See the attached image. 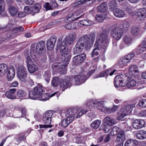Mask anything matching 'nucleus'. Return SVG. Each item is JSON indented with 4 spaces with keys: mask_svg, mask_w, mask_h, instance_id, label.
<instances>
[{
    "mask_svg": "<svg viewBox=\"0 0 146 146\" xmlns=\"http://www.w3.org/2000/svg\"><path fill=\"white\" fill-rule=\"evenodd\" d=\"M90 39L86 35H83L78 40L73 48L72 53L74 55L80 54L84 47L85 49L88 50L91 47L90 44Z\"/></svg>",
    "mask_w": 146,
    "mask_h": 146,
    "instance_id": "2",
    "label": "nucleus"
},
{
    "mask_svg": "<svg viewBox=\"0 0 146 146\" xmlns=\"http://www.w3.org/2000/svg\"><path fill=\"white\" fill-rule=\"evenodd\" d=\"M40 5L38 4H35L33 7H31L32 12L34 14H35L40 11Z\"/></svg>",
    "mask_w": 146,
    "mask_h": 146,
    "instance_id": "38",
    "label": "nucleus"
},
{
    "mask_svg": "<svg viewBox=\"0 0 146 146\" xmlns=\"http://www.w3.org/2000/svg\"><path fill=\"white\" fill-rule=\"evenodd\" d=\"M95 100H90L87 101L85 104L86 107L93 109L95 106Z\"/></svg>",
    "mask_w": 146,
    "mask_h": 146,
    "instance_id": "35",
    "label": "nucleus"
},
{
    "mask_svg": "<svg viewBox=\"0 0 146 146\" xmlns=\"http://www.w3.org/2000/svg\"><path fill=\"white\" fill-rule=\"evenodd\" d=\"M111 36L116 40H119L123 34V30L120 27H117L113 29L111 32Z\"/></svg>",
    "mask_w": 146,
    "mask_h": 146,
    "instance_id": "10",
    "label": "nucleus"
},
{
    "mask_svg": "<svg viewBox=\"0 0 146 146\" xmlns=\"http://www.w3.org/2000/svg\"><path fill=\"white\" fill-rule=\"evenodd\" d=\"M59 78L58 77H54L51 82V84L54 87H56L58 85Z\"/></svg>",
    "mask_w": 146,
    "mask_h": 146,
    "instance_id": "47",
    "label": "nucleus"
},
{
    "mask_svg": "<svg viewBox=\"0 0 146 146\" xmlns=\"http://www.w3.org/2000/svg\"><path fill=\"white\" fill-rule=\"evenodd\" d=\"M129 75L132 77H136L137 76V66L135 65L131 66L129 69Z\"/></svg>",
    "mask_w": 146,
    "mask_h": 146,
    "instance_id": "24",
    "label": "nucleus"
},
{
    "mask_svg": "<svg viewBox=\"0 0 146 146\" xmlns=\"http://www.w3.org/2000/svg\"><path fill=\"white\" fill-rule=\"evenodd\" d=\"M70 60H67L64 59L60 63H58V65L57 69L59 72H61L62 71L66 70V68L68 65Z\"/></svg>",
    "mask_w": 146,
    "mask_h": 146,
    "instance_id": "17",
    "label": "nucleus"
},
{
    "mask_svg": "<svg viewBox=\"0 0 146 146\" xmlns=\"http://www.w3.org/2000/svg\"><path fill=\"white\" fill-rule=\"evenodd\" d=\"M137 142L135 139H129L125 142L124 146H136Z\"/></svg>",
    "mask_w": 146,
    "mask_h": 146,
    "instance_id": "34",
    "label": "nucleus"
},
{
    "mask_svg": "<svg viewBox=\"0 0 146 146\" xmlns=\"http://www.w3.org/2000/svg\"><path fill=\"white\" fill-rule=\"evenodd\" d=\"M125 136L124 132L122 131L120 133L117 134V138L115 140L117 142L119 141L120 142H123L125 140Z\"/></svg>",
    "mask_w": 146,
    "mask_h": 146,
    "instance_id": "27",
    "label": "nucleus"
},
{
    "mask_svg": "<svg viewBox=\"0 0 146 146\" xmlns=\"http://www.w3.org/2000/svg\"><path fill=\"white\" fill-rule=\"evenodd\" d=\"M7 76L8 80L9 81L11 80L15 76V70L13 66H11L8 68Z\"/></svg>",
    "mask_w": 146,
    "mask_h": 146,
    "instance_id": "20",
    "label": "nucleus"
},
{
    "mask_svg": "<svg viewBox=\"0 0 146 146\" xmlns=\"http://www.w3.org/2000/svg\"><path fill=\"white\" fill-rule=\"evenodd\" d=\"M146 138V131L143 129L137 131V139H143Z\"/></svg>",
    "mask_w": 146,
    "mask_h": 146,
    "instance_id": "30",
    "label": "nucleus"
},
{
    "mask_svg": "<svg viewBox=\"0 0 146 146\" xmlns=\"http://www.w3.org/2000/svg\"><path fill=\"white\" fill-rule=\"evenodd\" d=\"M33 90L37 96L40 95L44 92V88L42 86H36L34 88Z\"/></svg>",
    "mask_w": 146,
    "mask_h": 146,
    "instance_id": "32",
    "label": "nucleus"
},
{
    "mask_svg": "<svg viewBox=\"0 0 146 146\" xmlns=\"http://www.w3.org/2000/svg\"><path fill=\"white\" fill-rule=\"evenodd\" d=\"M112 132L113 133V135H115L116 134H118L120 133L122 130L119 127L117 126L114 127L112 130Z\"/></svg>",
    "mask_w": 146,
    "mask_h": 146,
    "instance_id": "48",
    "label": "nucleus"
},
{
    "mask_svg": "<svg viewBox=\"0 0 146 146\" xmlns=\"http://www.w3.org/2000/svg\"><path fill=\"white\" fill-rule=\"evenodd\" d=\"M137 122L138 124L137 125V128H141L144 126L145 122L144 120L137 119Z\"/></svg>",
    "mask_w": 146,
    "mask_h": 146,
    "instance_id": "54",
    "label": "nucleus"
},
{
    "mask_svg": "<svg viewBox=\"0 0 146 146\" xmlns=\"http://www.w3.org/2000/svg\"><path fill=\"white\" fill-rule=\"evenodd\" d=\"M146 16V9L144 8L137 10V21H142Z\"/></svg>",
    "mask_w": 146,
    "mask_h": 146,
    "instance_id": "19",
    "label": "nucleus"
},
{
    "mask_svg": "<svg viewBox=\"0 0 146 146\" xmlns=\"http://www.w3.org/2000/svg\"><path fill=\"white\" fill-rule=\"evenodd\" d=\"M104 121L106 124H108L110 126L113 125L115 122V119L108 116L104 119Z\"/></svg>",
    "mask_w": 146,
    "mask_h": 146,
    "instance_id": "31",
    "label": "nucleus"
},
{
    "mask_svg": "<svg viewBox=\"0 0 146 146\" xmlns=\"http://www.w3.org/2000/svg\"><path fill=\"white\" fill-rule=\"evenodd\" d=\"M116 70H114L112 71H111V69H108L105 71H103L99 73L98 74L96 75V76L93 77L94 78H98L100 77H102L104 76H107L108 74L110 76L112 75L116 71Z\"/></svg>",
    "mask_w": 146,
    "mask_h": 146,
    "instance_id": "18",
    "label": "nucleus"
},
{
    "mask_svg": "<svg viewBox=\"0 0 146 146\" xmlns=\"http://www.w3.org/2000/svg\"><path fill=\"white\" fill-rule=\"evenodd\" d=\"M26 95L25 92L23 90L20 89L18 90L17 93V97L18 98L25 96Z\"/></svg>",
    "mask_w": 146,
    "mask_h": 146,
    "instance_id": "43",
    "label": "nucleus"
},
{
    "mask_svg": "<svg viewBox=\"0 0 146 146\" xmlns=\"http://www.w3.org/2000/svg\"><path fill=\"white\" fill-rule=\"evenodd\" d=\"M52 115V113L51 110L47 111L43 114L42 120L43 122L45 125H39L40 128V129L39 130L40 132H43L44 131V129H41L42 128H46L52 127V125H50V124L51 123V117Z\"/></svg>",
    "mask_w": 146,
    "mask_h": 146,
    "instance_id": "5",
    "label": "nucleus"
},
{
    "mask_svg": "<svg viewBox=\"0 0 146 146\" xmlns=\"http://www.w3.org/2000/svg\"><path fill=\"white\" fill-rule=\"evenodd\" d=\"M8 10L9 14L12 17H16L19 10L16 7L13 6H10L8 7Z\"/></svg>",
    "mask_w": 146,
    "mask_h": 146,
    "instance_id": "25",
    "label": "nucleus"
},
{
    "mask_svg": "<svg viewBox=\"0 0 146 146\" xmlns=\"http://www.w3.org/2000/svg\"><path fill=\"white\" fill-rule=\"evenodd\" d=\"M40 95L39 98H40V100H41L45 101L49 99V95L46 93H42Z\"/></svg>",
    "mask_w": 146,
    "mask_h": 146,
    "instance_id": "52",
    "label": "nucleus"
},
{
    "mask_svg": "<svg viewBox=\"0 0 146 146\" xmlns=\"http://www.w3.org/2000/svg\"><path fill=\"white\" fill-rule=\"evenodd\" d=\"M50 77L51 74L50 72L48 70L46 71L43 75V77L47 83L50 81Z\"/></svg>",
    "mask_w": 146,
    "mask_h": 146,
    "instance_id": "40",
    "label": "nucleus"
},
{
    "mask_svg": "<svg viewBox=\"0 0 146 146\" xmlns=\"http://www.w3.org/2000/svg\"><path fill=\"white\" fill-rule=\"evenodd\" d=\"M18 76L20 80L23 82H25L27 77V70L25 67L21 65L18 67Z\"/></svg>",
    "mask_w": 146,
    "mask_h": 146,
    "instance_id": "9",
    "label": "nucleus"
},
{
    "mask_svg": "<svg viewBox=\"0 0 146 146\" xmlns=\"http://www.w3.org/2000/svg\"><path fill=\"white\" fill-rule=\"evenodd\" d=\"M25 56L26 58V62L27 64V67L32 64V60L31 59V53L28 50H26L25 51Z\"/></svg>",
    "mask_w": 146,
    "mask_h": 146,
    "instance_id": "23",
    "label": "nucleus"
},
{
    "mask_svg": "<svg viewBox=\"0 0 146 146\" xmlns=\"http://www.w3.org/2000/svg\"><path fill=\"white\" fill-rule=\"evenodd\" d=\"M101 123L100 120H96L93 122L90 125L94 129H96L99 127Z\"/></svg>",
    "mask_w": 146,
    "mask_h": 146,
    "instance_id": "36",
    "label": "nucleus"
},
{
    "mask_svg": "<svg viewBox=\"0 0 146 146\" xmlns=\"http://www.w3.org/2000/svg\"><path fill=\"white\" fill-rule=\"evenodd\" d=\"M136 84V81L132 79L126 83V86H127L128 88H129L135 86Z\"/></svg>",
    "mask_w": 146,
    "mask_h": 146,
    "instance_id": "45",
    "label": "nucleus"
},
{
    "mask_svg": "<svg viewBox=\"0 0 146 146\" xmlns=\"http://www.w3.org/2000/svg\"><path fill=\"white\" fill-rule=\"evenodd\" d=\"M56 48L57 49L59 50L61 55L64 57V59L70 60L71 55L68 50L67 43L59 40L57 42Z\"/></svg>",
    "mask_w": 146,
    "mask_h": 146,
    "instance_id": "4",
    "label": "nucleus"
},
{
    "mask_svg": "<svg viewBox=\"0 0 146 146\" xmlns=\"http://www.w3.org/2000/svg\"><path fill=\"white\" fill-rule=\"evenodd\" d=\"M131 35L133 36H136L137 35V27H133L131 28Z\"/></svg>",
    "mask_w": 146,
    "mask_h": 146,
    "instance_id": "60",
    "label": "nucleus"
},
{
    "mask_svg": "<svg viewBox=\"0 0 146 146\" xmlns=\"http://www.w3.org/2000/svg\"><path fill=\"white\" fill-rule=\"evenodd\" d=\"M8 66L5 64H0V77L3 76L7 72Z\"/></svg>",
    "mask_w": 146,
    "mask_h": 146,
    "instance_id": "21",
    "label": "nucleus"
},
{
    "mask_svg": "<svg viewBox=\"0 0 146 146\" xmlns=\"http://www.w3.org/2000/svg\"><path fill=\"white\" fill-rule=\"evenodd\" d=\"M96 39L94 48L90 54L92 58L98 56L100 50L103 52H104L106 50L109 45L110 40L109 32L106 30L103 31L98 34Z\"/></svg>",
    "mask_w": 146,
    "mask_h": 146,
    "instance_id": "1",
    "label": "nucleus"
},
{
    "mask_svg": "<svg viewBox=\"0 0 146 146\" xmlns=\"http://www.w3.org/2000/svg\"><path fill=\"white\" fill-rule=\"evenodd\" d=\"M29 97L30 99H35L37 98V96L33 90V91H31L29 92Z\"/></svg>",
    "mask_w": 146,
    "mask_h": 146,
    "instance_id": "53",
    "label": "nucleus"
},
{
    "mask_svg": "<svg viewBox=\"0 0 146 146\" xmlns=\"http://www.w3.org/2000/svg\"><path fill=\"white\" fill-rule=\"evenodd\" d=\"M104 102V101H99L97 100H95L96 107L98 109L102 110V108L105 107Z\"/></svg>",
    "mask_w": 146,
    "mask_h": 146,
    "instance_id": "37",
    "label": "nucleus"
},
{
    "mask_svg": "<svg viewBox=\"0 0 146 146\" xmlns=\"http://www.w3.org/2000/svg\"><path fill=\"white\" fill-rule=\"evenodd\" d=\"M88 112L87 110H82L76 115V117L78 118L80 117L83 115Z\"/></svg>",
    "mask_w": 146,
    "mask_h": 146,
    "instance_id": "62",
    "label": "nucleus"
},
{
    "mask_svg": "<svg viewBox=\"0 0 146 146\" xmlns=\"http://www.w3.org/2000/svg\"><path fill=\"white\" fill-rule=\"evenodd\" d=\"M123 41L126 44L129 45L131 43L132 40L129 36L125 35L123 37Z\"/></svg>",
    "mask_w": 146,
    "mask_h": 146,
    "instance_id": "46",
    "label": "nucleus"
},
{
    "mask_svg": "<svg viewBox=\"0 0 146 146\" xmlns=\"http://www.w3.org/2000/svg\"><path fill=\"white\" fill-rule=\"evenodd\" d=\"M15 138L19 143H20L21 141L24 140L25 139L24 135L23 133H20L17 135Z\"/></svg>",
    "mask_w": 146,
    "mask_h": 146,
    "instance_id": "51",
    "label": "nucleus"
},
{
    "mask_svg": "<svg viewBox=\"0 0 146 146\" xmlns=\"http://www.w3.org/2000/svg\"><path fill=\"white\" fill-rule=\"evenodd\" d=\"M76 23L75 22L70 23L66 25L65 28L68 29H76Z\"/></svg>",
    "mask_w": 146,
    "mask_h": 146,
    "instance_id": "42",
    "label": "nucleus"
},
{
    "mask_svg": "<svg viewBox=\"0 0 146 146\" xmlns=\"http://www.w3.org/2000/svg\"><path fill=\"white\" fill-rule=\"evenodd\" d=\"M26 15L25 13L24 12L20 11L18 12L16 17L19 18H22L25 17Z\"/></svg>",
    "mask_w": 146,
    "mask_h": 146,
    "instance_id": "61",
    "label": "nucleus"
},
{
    "mask_svg": "<svg viewBox=\"0 0 146 146\" xmlns=\"http://www.w3.org/2000/svg\"><path fill=\"white\" fill-rule=\"evenodd\" d=\"M43 6L46 9V11L52 9L51 5L48 3H46Z\"/></svg>",
    "mask_w": 146,
    "mask_h": 146,
    "instance_id": "64",
    "label": "nucleus"
},
{
    "mask_svg": "<svg viewBox=\"0 0 146 146\" xmlns=\"http://www.w3.org/2000/svg\"><path fill=\"white\" fill-rule=\"evenodd\" d=\"M120 27L122 30L124 29L125 31L128 29L129 27V25L128 22L127 21H124L122 22Z\"/></svg>",
    "mask_w": 146,
    "mask_h": 146,
    "instance_id": "39",
    "label": "nucleus"
},
{
    "mask_svg": "<svg viewBox=\"0 0 146 146\" xmlns=\"http://www.w3.org/2000/svg\"><path fill=\"white\" fill-rule=\"evenodd\" d=\"M87 79V77L84 74L77 75L74 78L75 84L76 85H80L85 82Z\"/></svg>",
    "mask_w": 146,
    "mask_h": 146,
    "instance_id": "16",
    "label": "nucleus"
},
{
    "mask_svg": "<svg viewBox=\"0 0 146 146\" xmlns=\"http://www.w3.org/2000/svg\"><path fill=\"white\" fill-rule=\"evenodd\" d=\"M31 50H33L34 52H37L38 55H42L45 52V43L42 40L39 42L37 43L36 47L31 48Z\"/></svg>",
    "mask_w": 146,
    "mask_h": 146,
    "instance_id": "7",
    "label": "nucleus"
},
{
    "mask_svg": "<svg viewBox=\"0 0 146 146\" xmlns=\"http://www.w3.org/2000/svg\"><path fill=\"white\" fill-rule=\"evenodd\" d=\"M135 104H129L127 106L125 107L120 109L117 113V119L118 120H120L127 115L128 112L131 108L135 107Z\"/></svg>",
    "mask_w": 146,
    "mask_h": 146,
    "instance_id": "8",
    "label": "nucleus"
},
{
    "mask_svg": "<svg viewBox=\"0 0 146 146\" xmlns=\"http://www.w3.org/2000/svg\"><path fill=\"white\" fill-rule=\"evenodd\" d=\"M78 108L77 107L69 109L65 113L66 118L62 120L61 125L64 127H67L74 119L75 114L78 112Z\"/></svg>",
    "mask_w": 146,
    "mask_h": 146,
    "instance_id": "3",
    "label": "nucleus"
},
{
    "mask_svg": "<svg viewBox=\"0 0 146 146\" xmlns=\"http://www.w3.org/2000/svg\"><path fill=\"white\" fill-rule=\"evenodd\" d=\"M106 17V14H104V15H97L96 16V20L99 22H102L105 19Z\"/></svg>",
    "mask_w": 146,
    "mask_h": 146,
    "instance_id": "50",
    "label": "nucleus"
},
{
    "mask_svg": "<svg viewBox=\"0 0 146 146\" xmlns=\"http://www.w3.org/2000/svg\"><path fill=\"white\" fill-rule=\"evenodd\" d=\"M80 23L84 26H91L93 25V22L88 20H82L80 21Z\"/></svg>",
    "mask_w": 146,
    "mask_h": 146,
    "instance_id": "41",
    "label": "nucleus"
},
{
    "mask_svg": "<svg viewBox=\"0 0 146 146\" xmlns=\"http://www.w3.org/2000/svg\"><path fill=\"white\" fill-rule=\"evenodd\" d=\"M131 78L130 76L126 74L117 75L114 78V84L116 88L126 86V82Z\"/></svg>",
    "mask_w": 146,
    "mask_h": 146,
    "instance_id": "6",
    "label": "nucleus"
},
{
    "mask_svg": "<svg viewBox=\"0 0 146 146\" xmlns=\"http://www.w3.org/2000/svg\"><path fill=\"white\" fill-rule=\"evenodd\" d=\"M86 57V54L84 53H82L80 54L75 55L73 58V61L75 65H78L83 62Z\"/></svg>",
    "mask_w": 146,
    "mask_h": 146,
    "instance_id": "11",
    "label": "nucleus"
},
{
    "mask_svg": "<svg viewBox=\"0 0 146 146\" xmlns=\"http://www.w3.org/2000/svg\"><path fill=\"white\" fill-rule=\"evenodd\" d=\"M107 4L106 2H103L98 5L97 7L98 11L101 13H104V14H106L107 10Z\"/></svg>",
    "mask_w": 146,
    "mask_h": 146,
    "instance_id": "22",
    "label": "nucleus"
},
{
    "mask_svg": "<svg viewBox=\"0 0 146 146\" xmlns=\"http://www.w3.org/2000/svg\"><path fill=\"white\" fill-rule=\"evenodd\" d=\"M113 11L115 16L116 17L120 18L123 17L125 15L124 12L119 9H115Z\"/></svg>",
    "mask_w": 146,
    "mask_h": 146,
    "instance_id": "26",
    "label": "nucleus"
},
{
    "mask_svg": "<svg viewBox=\"0 0 146 146\" xmlns=\"http://www.w3.org/2000/svg\"><path fill=\"white\" fill-rule=\"evenodd\" d=\"M138 105L140 107H146V100H143L139 101Z\"/></svg>",
    "mask_w": 146,
    "mask_h": 146,
    "instance_id": "59",
    "label": "nucleus"
},
{
    "mask_svg": "<svg viewBox=\"0 0 146 146\" xmlns=\"http://www.w3.org/2000/svg\"><path fill=\"white\" fill-rule=\"evenodd\" d=\"M56 37L55 36H51L46 42V46L48 50H51L54 48L56 40Z\"/></svg>",
    "mask_w": 146,
    "mask_h": 146,
    "instance_id": "15",
    "label": "nucleus"
},
{
    "mask_svg": "<svg viewBox=\"0 0 146 146\" xmlns=\"http://www.w3.org/2000/svg\"><path fill=\"white\" fill-rule=\"evenodd\" d=\"M5 9V3L3 0H0V14L3 13Z\"/></svg>",
    "mask_w": 146,
    "mask_h": 146,
    "instance_id": "49",
    "label": "nucleus"
},
{
    "mask_svg": "<svg viewBox=\"0 0 146 146\" xmlns=\"http://www.w3.org/2000/svg\"><path fill=\"white\" fill-rule=\"evenodd\" d=\"M128 14L132 16H134L136 15L137 12L134 10V9L132 8L131 9L129 10L128 11Z\"/></svg>",
    "mask_w": 146,
    "mask_h": 146,
    "instance_id": "63",
    "label": "nucleus"
},
{
    "mask_svg": "<svg viewBox=\"0 0 146 146\" xmlns=\"http://www.w3.org/2000/svg\"><path fill=\"white\" fill-rule=\"evenodd\" d=\"M29 72L31 73H33L38 70V67L36 64L33 63L30 65L27 66Z\"/></svg>",
    "mask_w": 146,
    "mask_h": 146,
    "instance_id": "28",
    "label": "nucleus"
},
{
    "mask_svg": "<svg viewBox=\"0 0 146 146\" xmlns=\"http://www.w3.org/2000/svg\"><path fill=\"white\" fill-rule=\"evenodd\" d=\"M76 37V34L75 32L70 33L66 37L64 38L62 42H64L70 45L72 44L75 41Z\"/></svg>",
    "mask_w": 146,
    "mask_h": 146,
    "instance_id": "14",
    "label": "nucleus"
},
{
    "mask_svg": "<svg viewBox=\"0 0 146 146\" xmlns=\"http://www.w3.org/2000/svg\"><path fill=\"white\" fill-rule=\"evenodd\" d=\"M73 80H74V78L72 77L71 78H68L65 79L60 80L59 82L60 87L64 88V89L70 87Z\"/></svg>",
    "mask_w": 146,
    "mask_h": 146,
    "instance_id": "13",
    "label": "nucleus"
},
{
    "mask_svg": "<svg viewBox=\"0 0 146 146\" xmlns=\"http://www.w3.org/2000/svg\"><path fill=\"white\" fill-rule=\"evenodd\" d=\"M110 127L109 126L106 125L105 124H104L101 126V128L104 130V131L105 133H108L109 131Z\"/></svg>",
    "mask_w": 146,
    "mask_h": 146,
    "instance_id": "56",
    "label": "nucleus"
},
{
    "mask_svg": "<svg viewBox=\"0 0 146 146\" xmlns=\"http://www.w3.org/2000/svg\"><path fill=\"white\" fill-rule=\"evenodd\" d=\"M26 109L25 108H19L17 111V117H24L26 115Z\"/></svg>",
    "mask_w": 146,
    "mask_h": 146,
    "instance_id": "29",
    "label": "nucleus"
},
{
    "mask_svg": "<svg viewBox=\"0 0 146 146\" xmlns=\"http://www.w3.org/2000/svg\"><path fill=\"white\" fill-rule=\"evenodd\" d=\"M134 53L131 52L128 55L125 56L119 60L118 64L119 66L125 65L134 56Z\"/></svg>",
    "mask_w": 146,
    "mask_h": 146,
    "instance_id": "12",
    "label": "nucleus"
},
{
    "mask_svg": "<svg viewBox=\"0 0 146 146\" xmlns=\"http://www.w3.org/2000/svg\"><path fill=\"white\" fill-rule=\"evenodd\" d=\"M90 39V44L92 45L91 47L93 45V44L94 42L95 38V35L93 33H91L90 35V37H89Z\"/></svg>",
    "mask_w": 146,
    "mask_h": 146,
    "instance_id": "58",
    "label": "nucleus"
},
{
    "mask_svg": "<svg viewBox=\"0 0 146 146\" xmlns=\"http://www.w3.org/2000/svg\"><path fill=\"white\" fill-rule=\"evenodd\" d=\"M5 95L6 97L11 99H14L16 98V96L14 94H11L8 91L6 92Z\"/></svg>",
    "mask_w": 146,
    "mask_h": 146,
    "instance_id": "55",
    "label": "nucleus"
},
{
    "mask_svg": "<svg viewBox=\"0 0 146 146\" xmlns=\"http://www.w3.org/2000/svg\"><path fill=\"white\" fill-rule=\"evenodd\" d=\"M138 48L139 53H141L146 50V38L142 42V44L139 45Z\"/></svg>",
    "mask_w": 146,
    "mask_h": 146,
    "instance_id": "33",
    "label": "nucleus"
},
{
    "mask_svg": "<svg viewBox=\"0 0 146 146\" xmlns=\"http://www.w3.org/2000/svg\"><path fill=\"white\" fill-rule=\"evenodd\" d=\"M109 5L110 9L112 11L115 9V7L117 6L115 0H112L110 1L109 3Z\"/></svg>",
    "mask_w": 146,
    "mask_h": 146,
    "instance_id": "44",
    "label": "nucleus"
},
{
    "mask_svg": "<svg viewBox=\"0 0 146 146\" xmlns=\"http://www.w3.org/2000/svg\"><path fill=\"white\" fill-rule=\"evenodd\" d=\"M24 12L25 13L26 15L27 14H29L32 12L31 7L29 6H26L24 8Z\"/></svg>",
    "mask_w": 146,
    "mask_h": 146,
    "instance_id": "57",
    "label": "nucleus"
}]
</instances>
